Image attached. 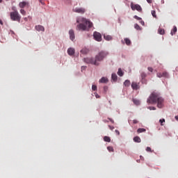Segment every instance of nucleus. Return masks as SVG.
<instances>
[{"label":"nucleus","instance_id":"nucleus-3","mask_svg":"<svg viewBox=\"0 0 178 178\" xmlns=\"http://www.w3.org/2000/svg\"><path fill=\"white\" fill-rule=\"evenodd\" d=\"M76 23H80L77 25V29L81 31H88L92 27V22L88 21L86 18H79L76 20Z\"/></svg>","mask_w":178,"mask_h":178},{"label":"nucleus","instance_id":"nucleus-11","mask_svg":"<svg viewBox=\"0 0 178 178\" xmlns=\"http://www.w3.org/2000/svg\"><path fill=\"white\" fill-rule=\"evenodd\" d=\"M19 8H21L22 9L26 8V6H29V2L27 1H22L20 2L19 4Z\"/></svg>","mask_w":178,"mask_h":178},{"label":"nucleus","instance_id":"nucleus-22","mask_svg":"<svg viewBox=\"0 0 178 178\" xmlns=\"http://www.w3.org/2000/svg\"><path fill=\"white\" fill-rule=\"evenodd\" d=\"M118 74L120 77L123 76L124 73H123V71L122 70V68L118 69Z\"/></svg>","mask_w":178,"mask_h":178},{"label":"nucleus","instance_id":"nucleus-17","mask_svg":"<svg viewBox=\"0 0 178 178\" xmlns=\"http://www.w3.org/2000/svg\"><path fill=\"white\" fill-rule=\"evenodd\" d=\"M99 81V83H108V78L102 77Z\"/></svg>","mask_w":178,"mask_h":178},{"label":"nucleus","instance_id":"nucleus-19","mask_svg":"<svg viewBox=\"0 0 178 178\" xmlns=\"http://www.w3.org/2000/svg\"><path fill=\"white\" fill-rule=\"evenodd\" d=\"M130 84H131V83L130 82L129 80H126L124 82V86L125 87H129L130 86Z\"/></svg>","mask_w":178,"mask_h":178},{"label":"nucleus","instance_id":"nucleus-50","mask_svg":"<svg viewBox=\"0 0 178 178\" xmlns=\"http://www.w3.org/2000/svg\"><path fill=\"white\" fill-rule=\"evenodd\" d=\"M106 88V86L104 87V90Z\"/></svg>","mask_w":178,"mask_h":178},{"label":"nucleus","instance_id":"nucleus-32","mask_svg":"<svg viewBox=\"0 0 178 178\" xmlns=\"http://www.w3.org/2000/svg\"><path fill=\"white\" fill-rule=\"evenodd\" d=\"M159 122L161 123V126H163V123H165V119L159 120Z\"/></svg>","mask_w":178,"mask_h":178},{"label":"nucleus","instance_id":"nucleus-13","mask_svg":"<svg viewBox=\"0 0 178 178\" xmlns=\"http://www.w3.org/2000/svg\"><path fill=\"white\" fill-rule=\"evenodd\" d=\"M35 30H37V31H45V28L41 25H37L35 26Z\"/></svg>","mask_w":178,"mask_h":178},{"label":"nucleus","instance_id":"nucleus-28","mask_svg":"<svg viewBox=\"0 0 178 178\" xmlns=\"http://www.w3.org/2000/svg\"><path fill=\"white\" fill-rule=\"evenodd\" d=\"M133 102H134V104H135V105H140V101L139 100H137V99H134L133 100Z\"/></svg>","mask_w":178,"mask_h":178},{"label":"nucleus","instance_id":"nucleus-39","mask_svg":"<svg viewBox=\"0 0 178 178\" xmlns=\"http://www.w3.org/2000/svg\"><path fill=\"white\" fill-rule=\"evenodd\" d=\"M133 123H134V124H137V123H138V120H133Z\"/></svg>","mask_w":178,"mask_h":178},{"label":"nucleus","instance_id":"nucleus-6","mask_svg":"<svg viewBox=\"0 0 178 178\" xmlns=\"http://www.w3.org/2000/svg\"><path fill=\"white\" fill-rule=\"evenodd\" d=\"M131 8L132 10H138V12H143V8H141V6L138 4H131Z\"/></svg>","mask_w":178,"mask_h":178},{"label":"nucleus","instance_id":"nucleus-4","mask_svg":"<svg viewBox=\"0 0 178 178\" xmlns=\"http://www.w3.org/2000/svg\"><path fill=\"white\" fill-rule=\"evenodd\" d=\"M10 19L13 22H20L22 17L20 16L17 10H15L14 12L10 13Z\"/></svg>","mask_w":178,"mask_h":178},{"label":"nucleus","instance_id":"nucleus-2","mask_svg":"<svg viewBox=\"0 0 178 178\" xmlns=\"http://www.w3.org/2000/svg\"><path fill=\"white\" fill-rule=\"evenodd\" d=\"M108 56V52L102 51L97 55H96L95 58H84L83 60L86 63H90L91 65H95V66H99V62H102L104 58Z\"/></svg>","mask_w":178,"mask_h":178},{"label":"nucleus","instance_id":"nucleus-12","mask_svg":"<svg viewBox=\"0 0 178 178\" xmlns=\"http://www.w3.org/2000/svg\"><path fill=\"white\" fill-rule=\"evenodd\" d=\"M67 54L68 55H70V56H73V55H74L75 54V50L74 48H72V47H70L68 49H67Z\"/></svg>","mask_w":178,"mask_h":178},{"label":"nucleus","instance_id":"nucleus-20","mask_svg":"<svg viewBox=\"0 0 178 178\" xmlns=\"http://www.w3.org/2000/svg\"><path fill=\"white\" fill-rule=\"evenodd\" d=\"M134 141L135 143H141V138H140L138 136H136L134 138Z\"/></svg>","mask_w":178,"mask_h":178},{"label":"nucleus","instance_id":"nucleus-10","mask_svg":"<svg viewBox=\"0 0 178 178\" xmlns=\"http://www.w3.org/2000/svg\"><path fill=\"white\" fill-rule=\"evenodd\" d=\"M69 35L70 40H71V41H74V38H76V36L74 35V31H73V29H70L69 31Z\"/></svg>","mask_w":178,"mask_h":178},{"label":"nucleus","instance_id":"nucleus-25","mask_svg":"<svg viewBox=\"0 0 178 178\" xmlns=\"http://www.w3.org/2000/svg\"><path fill=\"white\" fill-rule=\"evenodd\" d=\"M104 141H105L106 143H111V138H109L108 136H104Z\"/></svg>","mask_w":178,"mask_h":178},{"label":"nucleus","instance_id":"nucleus-46","mask_svg":"<svg viewBox=\"0 0 178 178\" xmlns=\"http://www.w3.org/2000/svg\"><path fill=\"white\" fill-rule=\"evenodd\" d=\"M175 119L177 120V122H178V115H176L175 116Z\"/></svg>","mask_w":178,"mask_h":178},{"label":"nucleus","instance_id":"nucleus-51","mask_svg":"<svg viewBox=\"0 0 178 178\" xmlns=\"http://www.w3.org/2000/svg\"><path fill=\"white\" fill-rule=\"evenodd\" d=\"M2 2V0H0V3Z\"/></svg>","mask_w":178,"mask_h":178},{"label":"nucleus","instance_id":"nucleus-43","mask_svg":"<svg viewBox=\"0 0 178 178\" xmlns=\"http://www.w3.org/2000/svg\"><path fill=\"white\" fill-rule=\"evenodd\" d=\"M95 97L96 98H100V96L97 93L95 94Z\"/></svg>","mask_w":178,"mask_h":178},{"label":"nucleus","instance_id":"nucleus-44","mask_svg":"<svg viewBox=\"0 0 178 178\" xmlns=\"http://www.w3.org/2000/svg\"><path fill=\"white\" fill-rule=\"evenodd\" d=\"M40 2L42 5H44V0H40Z\"/></svg>","mask_w":178,"mask_h":178},{"label":"nucleus","instance_id":"nucleus-21","mask_svg":"<svg viewBox=\"0 0 178 178\" xmlns=\"http://www.w3.org/2000/svg\"><path fill=\"white\" fill-rule=\"evenodd\" d=\"M177 32V28L176 26H174L172 30L171 31V35L176 34Z\"/></svg>","mask_w":178,"mask_h":178},{"label":"nucleus","instance_id":"nucleus-34","mask_svg":"<svg viewBox=\"0 0 178 178\" xmlns=\"http://www.w3.org/2000/svg\"><path fill=\"white\" fill-rule=\"evenodd\" d=\"M146 151H147V152H152V150L151 149V147H147L146 148Z\"/></svg>","mask_w":178,"mask_h":178},{"label":"nucleus","instance_id":"nucleus-24","mask_svg":"<svg viewBox=\"0 0 178 178\" xmlns=\"http://www.w3.org/2000/svg\"><path fill=\"white\" fill-rule=\"evenodd\" d=\"M145 131H147V130L145 129H144V128H139L137 130L138 133H144Z\"/></svg>","mask_w":178,"mask_h":178},{"label":"nucleus","instance_id":"nucleus-14","mask_svg":"<svg viewBox=\"0 0 178 178\" xmlns=\"http://www.w3.org/2000/svg\"><path fill=\"white\" fill-rule=\"evenodd\" d=\"M88 52H90V50H88L87 48H83L81 50V54L83 55H87Z\"/></svg>","mask_w":178,"mask_h":178},{"label":"nucleus","instance_id":"nucleus-36","mask_svg":"<svg viewBox=\"0 0 178 178\" xmlns=\"http://www.w3.org/2000/svg\"><path fill=\"white\" fill-rule=\"evenodd\" d=\"M142 83L147 84V79H142Z\"/></svg>","mask_w":178,"mask_h":178},{"label":"nucleus","instance_id":"nucleus-30","mask_svg":"<svg viewBox=\"0 0 178 178\" xmlns=\"http://www.w3.org/2000/svg\"><path fill=\"white\" fill-rule=\"evenodd\" d=\"M20 13L21 15H23V16H26V10H24V9L20 10Z\"/></svg>","mask_w":178,"mask_h":178},{"label":"nucleus","instance_id":"nucleus-15","mask_svg":"<svg viewBox=\"0 0 178 178\" xmlns=\"http://www.w3.org/2000/svg\"><path fill=\"white\" fill-rule=\"evenodd\" d=\"M104 38L106 40V41H111L113 38L109 35H104Z\"/></svg>","mask_w":178,"mask_h":178},{"label":"nucleus","instance_id":"nucleus-31","mask_svg":"<svg viewBox=\"0 0 178 178\" xmlns=\"http://www.w3.org/2000/svg\"><path fill=\"white\" fill-rule=\"evenodd\" d=\"M152 15L153 17H156V12H155V10H152Z\"/></svg>","mask_w":178,"mask_h":178},{"label":"nucleus","instance_id":"nucleus-9","mask_svg":"<svg viewBox=\"0 0 178 178\" xmlns=\"http://www.w3.org/2000/svg\"><path fill=\"white\" fill-rule=\"evenodd\" d=\"M157 77H169V74L167 72H158L156 74Z\"/></svg>","mask_w":178,"mask_h":178},{"label":"nucleus","instance_id":"nucleus-47","mask_svg":"<svg viewBox=\"0 0 178 178\" xmlns=\"http://www.w3.org/2000/svg\"><path fill=\"white\" fill-rule=\"evenodd\" d=\"M24 20H25V22H27V17L24 18Z\"/></svg>","mask_w":178,"mask_h":178},{"label":"nucleus","instance_id":"nucleus-33","mask_svg":"<svg viewBox=\"0 0 178 178\" xmlns=\"http://www.w3.org/2000/svg\"><path fill=\"white\" fill-rule=\"evenodd\" d=\"M92 90L93 91H97V86L92 85Z\"/></svg>","mask_w":178,"mask_h":178},{"label":"nucleus","instance_id":"nucleus-35","mask_svg":"<svg viewBox=\"0 0 178 178\" xmlns=\"http://www.w3.org/2000/svg\"><path fill=\"white\" fill-rule=\"evenodd\" d=\"M134 19H136V20H141V17L137 16V15H134Z\"/></svg>","mask_w":178,"mask_h":178},{"label":"nucleus","instance_id":"nucleus-8","mask_svg":"<svg viewBox=\"0 0 178 178\" xmlns=\"http://www.w3.org/2000/svg\"><path fill=\"white\" fill-rule=\"evenodd\" d=\"M131 88H133L135 90H140V83L137 82H132L131 83Z\"/></svg>","mask_w":178,"mask_h":178},{"label":"nucleus","instance_id":"nucleus-49","mask_svg":"<svg viewBox=\"0 0 178 178\" xmlns=\"http://www.w3.org/2000/svg\"><path fill=\"white\" fill-rule=\"evenodd\" d=\"M109 120H111V122H113V120H112L111 119L109 118Z\"/></svg>","mask_w":178,"mask_h":178},{"label":"nucleus","instance_id":"nucleus-40","mask_svg":"<svg viewBox=\"0 0 178 178\" xmlns=\"http://www.w3.org/2000/svg\"><path fill=\"white\" fill-rule=\"evenodd\" d=\"M115 133H116L117 136H120V132L119 131H118L117 129L115 130Z\"/></svg>","mask_w":178,"mask_h":178},{"label":"nucleus","instance_id":"nucleus-23","mask_svg":"<svg viewBox=\"0 0 178 178\" xmlns=\"http://www.w3.org/2000/svg\"><path fill=\"white\" fill-rule=\"evenodd\" d=\"M158 33H159V34L163 35V34H165V29H162L159 28L158 30Z\"/></svg>","mask_w":178,"mask_h":178},{"label":"nucleus","instance_id":"nucleus-41","mask_svg":"<svg viewBox=\"0 0 178 178\" xmlns=\"http://www.w3.org/2000/svg\"><path fill=\"white\" fill-rule=\"evenodd\" d=\"M147 2L148 3H152V0H147Z\"/></svg>","mask_w":178,"mask_h":178},{"label":"nucleus","instance_id":"nucleus-1","mask_svg":"<svg viewBox=\"0 0 178 178\" xmlns=\"http://www.w3.org/2000/svg\"><path fill=\"white\" fill-rule=\"evenodd\" d=\"M147 104H157V108H162L164 105L165 100L163 97H161V93L158 92H153L147 101Z\"/></svg>","mask_w":178,"mask_h":178},{"label":"nucleus","instance_id":"nucleus-7","mask_svg":"<svg viewBox=\"0 0 178 178\" xmlns=\"http://www.w3.org/2000/svg\"><path fill=\"white\" fill-rule=\"evenodd\" d=\"M73 12L75 13H81V15L86 13V8H76L73 9Z\"/></svg>","mask_w":178,"mask_h":178},{"label":"nucleus","instance_id":"nucleus-16","mask_svg":"<svg viewBox=\"0 0 178 178\" xmlns=\"http://www.w3.org/2000/svg\"><path fill=\"white\" fill-rule=\"evenodd\" d=\"M111 79L113 81H118V75L116 74H112Z\"/></svg>","mask_w":178,"mask_h":178},{"label":"nucleus","instance_id":"nucleus-48","mask_svg":"<svg viewBox=\"0 0 178 178\" xmlns=\"http://www.w3.org/2000/svg\"><path fill=\"white\" fill-rule=\"evenodd\" d=\"M0 24H3V23L2 22V20L0 19Z\"/></svg>","mask_w":178,"mask_h":178},{"label":"nucleus","instance_id":"nucleus-18","mask_svg":"<svg viewBox=\"0 0 178 178\" xmlns=\"http://www.w3.org/2000/svg\"><path fill=\"white\" fill-rule=\"evenodd\" d=\"M124 41H125V44H126L127 45H131V40H130V39L126 38L124 39Z\"/></svg>","mask_w":178,"mask_h":178},{"label":"nucleus","instance_id":"nucleus-27","mask_svg":"<svg viewBox=\"0 0 178 178\" xmlns=\"http://www.w3.org/2000/svg\"><path fill=\"white\" fill-rule=\"evenodd\" d=\"M134 29H136V30H141V27H140V25H138V24H136L134 25Z\"/></svg>","mask_w":178,"mask_h":178},{"label":"nucleus","instance_id":"nucleus-38","mask_svg":"<svg viewBox=\"0 0 178 178\" xmlns=\"http://www.w3.org/2000/svg\"><path fill=\"white\" fill-rule=\"evenodd\" d=\"M150 111H155L156 108L154 106L149 107Z\"/></svg>","mask_w":178,"mask_h":178},{"label":"nucleus","instance_id":"nucleus-29","mask_svg":"<svg viewBox=\"0 0 178 178\" xmlns=\"http://www.w3.org/2000/svg\"><path fill=\"white\" fill-rule=\"evenodd\" d=\"M141 77H142V80L145 79V77H147V74H145V72H142L140 74Z\"/></svg>","mask_w":178,"mask_h":178},{"label":"nucleus","instance_id":"nucleus-37","mask_svg":"<svg viewBox=\"0 0 178 178\" xmlns=\"http://www.w3.org/2000/svg\"><path fill=\"white\" fill-rule=\"evenodd\" d=\"M147 70H149V72H154V69L152 67H149L147 68Z\"/></svg>","mask_w":178,"mask_h":178},{"label":"nucleus","instance_id":"nucleus-26","mask_svg":"<svg viewBox=\"0 0 178 178\" xmlns=\"http://www.w3.org/2000/svg\"><path fill=\"white\" fill-rule=\"evenodd\" d=\"M107 149H108V151H109V152H113V151H114L113 147H111V146L107 147Z\"/></svg>","mask_w":178,"mask_h":178},{"label":"nucleus","instance_id":"nucleus-45","mask_svg":"<svg viewBox=\"0 0 178 178\" xmlns=\"http://www.w3.org/2000/svg\"><path fill=\"white\" fill-rule=\"evenodd\" d=\"M109 128L111 129V130H113V129H115L113 127H111V126H109Z\"/></svg>","mask_w":178,"mask_h":178},{"label":"nucleus","instance_id":"nucleus-42","mask_svg":"<svg viewBox=\"0 0 178 178\" xmlns=\"http://www.w3.org/2000/svg\"><path fill=\"white\" fill-rule=\"evenodd\" d=\"M140 24H142V26H144L145 23L144 22V21H140Z\"/></svg>","mask_w":178,"mask_h":178},{"label":"nucleus","instance_id":"nucleus-5","mask_svg":"<svg viewBox=\"0 0 178 178\" xmlns=\"http://www.w3.org/2000/svg\"><path fill=\"white\" fill-rule=\"evenodd\" d=\"M93 37L95 41H98V42H101V41H102V35H101L99 32H94Z\"/></svg>","mask_w":178,"mask_h":178}]
</instances>
